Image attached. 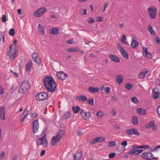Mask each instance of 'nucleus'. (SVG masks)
<instances>
[{"instance_id": "obj_1", "label": "nucleus", "mask_w": 160, "mask_h": 160, "mask_svg": "<svg viewBox=\"0 0 160 160\" xmlns=\"http://www.w3.org/2000/svg\"><path fill=\"white\" fill-rule=\"evenodd\" d=\"M44 84L48 92H54L57 90V84L52 77L47 76L43 79Z\"/></svg>"}, {"instance_id": "obj_2", "label": "nucleus", "mask_w": 160, "mask_h": 160, "mask_svg": "<svg viewBox=\"0 0 160 160\" xmlns=\"http://www.w3.org/2000/svg\"><path fill=\"white\" fill-rule=\"evenodd\" d=\"M65 131L63 130H60L56 133L55 136H53L51 140V144L54 146L59 142L65 134Z\"/></svg>"}, {"instance_id": "obj_3", "label": "nucleus", "mask_w": 160, "mask_h": 160, "mask_svg": "<svg viewBox=\"0 0 160 160\" xmlns=\"http://www.w3.org/2000/svg\"><path fill=\"white\" fill-rule=\"evenodd\" d=\"M30 84L27 81H23L18 88V92L21 93H26L28 89L30 87Z\"/></svg>"}, {"instance_id": "obj_4", "label": "nucleus", "mask_w": 160, "mask_h": 160, "mask_svg": "<svg viewBox=\"0 0 160 160\" xmlns=\"http://www.w3.org/2000/svg\"><path fill=\"white\" fill-rule=\"evenodd\" d=\"M46 134H45L42 138H38L36 142L37 146L42 145L45 147H46L48 145V141L46 139Z\"/></svg>"}, {"instance_id": "obj_5", "label": "nucleus", "mask_w": 160, "mask_h": 160, "mask_svg": "<svg viewBox=\"0 0 160 160\" xmlns=\"http://www.w3.org/2000/svg\"><path fill=\"white\" fill-rule=\"evenodd\" d=\"M48 97V94L47 92H40L38 94L36 95L35 96L36 99L38 101H44L47 99Z\"/></svg>"}, {"instance_id": "obj_6", "label": "nucleus", "mask_w": 160, "mask_h": 160, "mask_svg": "<svg viewBox=\"0 0 160 160\" xmlns=\"http://www.w3.org/2000/svg\"><path fill=\"white\" fill-rule=\"evenodd\" d=\"M46 11L47 9L45 7L41 8L34 13L33 15L36 17H41L46 12Z\"/></svg>"}, {"instance_id": "obj_7", "label": "nucleus", "mask_w": 160, "mask_h": 160, "mask_svg": "<svg viewBox=\"0 0 160 160\" xmlns=\"http://www.w3.org/2000/svg\"><path fill=\"white\" fill-rule=\"evenodd\" d=\"M148 11L151 18L154 19L156 18L157 10L156 8L153 7H149L148 8Z\"/></svg>"}, {"instance_id": "obj_8", "label": "nucleus", "mask_w": 160, "mask_h": 160, "mask_svg": "<svg viewBox=\"0 0 160 160\" xmlns=\"http://www.w3.org/2000/svg\"><path fill=\"white\" fill-rule=\"evenodd\" d=\"M13 46V45H11L9 47V51L8 52V55L10 58L11 59L13 60L16 57L17 54L16 50L15 49L12 51V48Z\"/></svg>"}, {"instance_id": "obj_9", "label": "nucleus", "mask_w": 160, "mask_h": 160, "mask_svg": "<svg viewBox=\"0 0 160 160\" xmlns=\"http://www.w3.org/2000/svg\"><path fill=\"white\" fill-rule=\"evenodd\" d=\"M142 157L146 160H152L154 158V156L150 152H144L141 154Z\"/></svg>"}, {"instance_id": "obj_10", "label": "nucleus", "mask_w": 160, "mask_h": 160, "mask_svg": "<svg viewBox=\"0 0 160 160\" xmlns=\"http://www.w3.org/2000/svg\"><path fill=\"white\" fill-rule=\"evenodd\" d=\"M146 128H152L153 130L156 131L157 130V128L156 125L154 123V121L153 120L151 121L148 124H147L146 127Z\"/></svg>"}, {"instance_id": "obj_11", "label": "nucleus", "mask_w": 160, "mask_h": 160, "mask_svg": "<svg viewBox=\"0 0 160 160\" xmlns=\"http://www.w3.org/2000/svg\"><path fill=\"white\" fill-rule=\"evenodd\" d=\"M81 115L83 118L85 120H88L90 118L91 113L89 112H86L83 110H81L80 112Z\"/></svg>"}, {"instance_id": "obj_12", "label": "nucleus", "mask_w": 160, "mask_h": 160, "mask_svg": "<svg viewBox=\"0 0 160 160\" xmlns=\"http://www.w3.org/2000/svg\"><path fill=\"white\" fill-rule=\"evenodd\" d=\"M105 141V139L102 137H98L93 138L90 142V143L93 144L98 142H102Z\"/></svg>"}, {"instance_id": "obj_13", "label": "nucleus", "mask_w": 160, "mask_h": 160, "mask_svg": "<svg viewBox=\"0 0 160 160\" xmlns=\"http://www.w3.org/2000/svg\"><path fill=\"white\" fill-rule=\"evenodd\" d=\"M57 76L58 79L63 80L67 78V74L63 72H60L57 73Z\"/></svg>"}, {"instance_id": "obj_14", "label": "nucleus", "mask_w": 160, "mask_h": 160, "mask_svg": "<svg viewBox=\"0 0 160 160\" xmlns=\"http://www.w3.org/2000/svg\"><path fill=\"white\" fill-rule=\"evenodd\" d=\"M135 38L132 37L131 42V46L133 49H135L136 48L138 47L139 45V42L135 40Z\"/></svg>"}, {"instance_id": "obj_15", "label": "nucleus", "mask_w": 160, "mask_h": 160, "mask_svg": "<svg viewBox=\"0 0 160 160\" xmlns=\"http://www.w3.org/2000/svg\"><path fill=\"white\" fill-rule=\"evenodd\" d=\"M39 128V123L38 120L35 121L33 124V128L34 133L37 132Z\"/></svg>"}, {"instance_id": "obj_16", "label": "nucleus", "mask_w": 160, "mask_h": 160, "mask_svg": "<svg viewBox=\"0 0 160 160\" xmlns=\"http://www.w3.org/2000/svg\"><path fill=\"white\" fill-rule=\"evenodd\" d=\"M5 111L4 110V107H2L0 108V117L3 120H5L6 119L5 117Z\"/></svg>"}, {"instance_id": "obj_17", "label": "nucleus", "mask_w": 160, "mask_h": 160, "mask_svg": "<svg viewBox=\"0 0 160 160\" xmlns=\"http://www.w3.org/2000/svg\"><path fill=\"white\" fill-rule=\"evenodd\" d=\"M109 58L112 61L116 62H119L120 59L115 55L110 54L109 55Z\"/></svg>"}, {"instance_id": "obj_18", "label": "nucleus", "mask_w": 160, "mask_h": 160, "mask_svg": "<svg viewBox=\"0 0 160 160\" xmlns=\"http://www.w3.org/2000/svg\"><path fill=\"white\" fill-rule=\"evenodd\" d=\"M82 153L81 151L77 152L73 156L74 160H80L82 156Z\"/></svg>"}, {"instance_id": "obj_19", "label": "nucleus", "mask_w": 160, "mask_h": 160, "mask_svg": "<svg viewBox=\"0 0 160 160\" xmlns=\"http://www.w3.org/2000/svg\"><path fill=\"white\" fill-rule=\"evenodd\" d=\"M76 99L80 102L86 101L87 100V97L83 95L77 96L76 98Z\"/></svg>"}, {"instance_id": "obj_20", "label": "nucleus", "mask_w": 160, "mask_h": 160, "mask_svg": "<svg viewBox=\"0 0 160 160\" xmlns=\"http://www.w3.org/2000/svg\"><path fill=\"white\" fill-rule=\"evenodd\" d=\"M88 91L91 93H96L98 92L99 90V88L98 87L94 88L92 87H89L88 88Z\"/></svg>"}, {"instance_id": "obj_21", "label": "nucleus", "mask_w": 160, "mask_h": 160, "mask_svg": "<svg viewBox=\"0 0 160 160\" xmlns=\"http://www.w3.org/2000/svg\"><path fill=\"white\" fill-rule=\"evenodd\" d=\"M38 30L41 34L44 35L45 28L43 26L40 24L38 25Z\"/></svg>"}, {"instance_id": "obj_22", "label": "nucleus", "mask_w": 160, "mask_h": 160, "mask_svg": "<svg viewBox=\"0 0 160 160\" xmlns=\"http://www.w3.org/2000/svg\"><path fill=\"white\" fill-rule=\"evenodd\" d=\"M123 78L122 75H117V83L120 85L123 82Z\"/></svg>"}, {"instance_id": "obj_23", "label": "nucleus", "mask_w": 160, "mask_h": 160, "mask_svg": "<svg viewBox=\"0 0 160 160\" xmlns=\"http://www.w3.org/2000/svg\"><path fill=\"white\" fill-rule=\"evenodd\" d=\"M137 112L138 114L141 115H145L146 114L147 110L145 109H143L142 108H139L137 109Z\"/></svg>"}, {"instance_id": "obj_24", "label": "nucleus", "mask_w": 160, "mask_h": 160, "mask_svg": "<svg viewBox=\"0 0 160 160\" xmlns=\"http://www.w3.org/2000/svg\"><path fill=\"white\" fill-rule=\"evenodd\" d=\"M144 70L142 71L138 75V78L140 79H142L144 78L145 77L146 74L147 73L148 71H145Z\"/></svg>"}, {"instance_id": "obj_25", "label": "nucleus", "mask_w": 160, "mask_h": 160, "mask_svg": "<svg viewBox=\"0 0 160 160\" xmlns=\"http://www.w3.org/2000/svg\"><path fill=\"white\" fill-rule=\"evenodd\" d=\"M121 55L126 59H128L129 55L126 51L124 49H122L121 52H120Z\"/></svg>"}, {"instance_id": "obj_26", "label": "nucleus", "mask_w": 160, "mask_h": 160, "mask_svg": "<svg viewBox=\"0 0 160 160\" xmlns=\"http://www.w3.org/2000/svg\"><path fill=\"white\" fill-rule=\"evenodd\" d=\"M148 29L152 35L155 36L156 35L155 32L154 31L152 27L151 26V24L149 25Z\"/></svg>"}, {"instance_id": "obj_27", "label": "nucleus", "mask_w": 160, "mask_h": 160, "mask_svg": "<svg viewBox=\"0 0 160 160\" xmlns=\"http://www.w3.org/2000/svg\"><path fill=\"white\" fill-rule=\"evenodd\" d=\"M32 65V61L30 60L27 64L26 66V70L28 71H30L31 69V67Z\"/></svg>"}, {"instance_id": "obj_28", "label": "nucleus", "mask_w": 160, "mask_h": 160, "mask_svg": "<svg viewBox=\"0 0 160 160\" xmlns=\"http://www.w3.org/2000/svg\"><path fill=\"white\" fill-rule=\"evenodd\" d=\"M51 33L54 35H57L59 33V29L56 28H53L52 29Z\"/></svg>"}, {"instance_id": "obj_29", "label": "nucleus", "mask_w": 160, "mask_h": 160, "mask_svg": "<svg viewBox=\"0 0 160 160\" xmlns=\"http://www.w3.org/2000/svg\"><path fill=\"white\" fill-rule=\"evenodd\" d=\"M79 48H68L67 51L68 52H76L79 50Z\"/></svg>"}, {"instance_id": "obj_30", "label": "nucleus", "mask_w": 160, "mask_h": 160, "mask_svg": "<svg viewBox=\"0 0 160 160\" xmlns=\"http://www.w3.org/2000/svg\"><path fill=\"white\" fill-rule=\"evenodd\" d=\"M132 122L133 125H136L138 123V118L137 117L133 116L132 118Z\"/></svg>"}, {"instance_id": "obj_31", "label": "nucleus", "mask_w": 160, "mask_h": 160, "mask_svg": "<svg viewBox=\"0 0 160 160\" xmlns=\"http://www.w3.org/2000/svg\"><path fill=\"white\" fill-rule=\"evenodd\" d=\"M71 114L69 112H65L63 116V118L65 119L69 118L71 117Z\"/></svg>"}, {"instance_id": "obj_32", "label": "nucleus", "mask_w": 160, "mask_h": 160, "mask_svg": "<svg viewBox=\"0 0 160 160\" xmlns=\"http://www.w3.org/2000/svg\"><path fill=\"white\" fill-rule=\"evenodd\" d=\"M133 129V128L126 130H125V133L128 136L132 135Z\"/></svg>"}, {"instance_id": "obj_33", "label": "nucleus", "mask_w": 160, "mask_h": 160, "mask_svg": "<svg viewBox=\"0 0 160 160\" xmlns=\"http://www.w3.org/2000/svg\"><path fill=\"white\" fill-rule=\"evenodd\" d=\"M116 145V142L115 141H113L110 142L108 145V147L109 148L113 147Z\"/></svg>"}, {"instance_id": "obj_34", "label": "nucleus", "mask_w": 160, "mask_h": 160, "mask_svg": "<svg viewBox=\"0 0 160 160\" xmlns=\"http://www.w3.org/2000/svg\"><path fill=\"white\" fill-rule=\"evenodd\" d=\"M125 87L128 90H130L133 88L132 85L130 83H127L125 85Z\"/></svg>"}, {"instance_id": "obj_35", "label": "nucleus", "mask_w": 160, "mask_h": 160, "mask_svg": "<svg viewBox=\"0 0 160 160\" xmlns=\"http://www.w3.org/2000/svg\"><path fill=\"white\" fill-rule=\"evenodd\" d=\"M126 39V37L125 34H123L122 37L121 39V42L122 43L128 45V42H127L125 41Z\"/></svg>"}, {"instance_id": "obj_36", "label": "nucleus", "mask_w": 160, "mask_h": 160, "mask_svg": "<svg viewBox=\"0 0 160 160\" xmlns=\"http://www.w3.org/2000/svg\"><path fill=\"white\" fill-rule=\"evenodd\" d=\"M72 109L74 111L75 113H78L80 110V108L78 106H77L76 107H73Z\"/></svg>"}, {"instance_id": "obj_37", "label": "nucleus", "mask_w": 160, "mask_h": 160, "mask_svg": "<svg viewBox=\"0 0 160 160\" xmlns=\"http://www.w3.org/2000/svg\"><path fill=\"white\" fill-rule=\"evenodd\" d=\"M131 101L135 104H138L139 101L136 97H132L131 99Z\"/></svg>"}, {"instance_id": "obj_38", "label": "nucleus", "mask_w": 160, "mask_h": 160, "mask_svg": "<svg viewBox=\"0 0 160 160\" xmlns=\"http://www.w3.org/2000/svg\"><path fill=\"white\" fill-rule=\"evenodd\" d=\"M139 134L140 133L138 132V129L136 128H133L132 132V135H135L136 136H138Z\"/></svg>"}, {"instance_id": "obj_39", "label": "nucleus", "mask_w": 160, "mask_h": 160, "mask_svg": "<svg viewBox=\"0 0 160 160\" xmlns=\"http://www.w3.org/2000/svg\"><path fill=\"white\" fill-rule=\"evenodd\" d=\"M153 92L154 94L153 95V98L155 99H157L159 97V93L157 91H155V90H153Z\"/></svg>"}, {"instance_id": "obj_40", "label": "nucleus", "mask_w": 160, "mask_h": 160, "mask_svg": "<svg viewBox=\"0 0 160 160\" xmlns=\"http://www.w3.org/2000/svg\"><path fill=\"white\" fill-rule=\"evenodd\" d=\"M9 34L12 36H14L15 34V30L13 28L10 29L9 31Z\"/></svg>"}, {"instance_id": "obj_41", "label": "nucleus", "mask_w": 160, "mask_h": 160, "mask_svg": "<svg viewBox=\"0 0 160 160\" xmlns=\"http://www.w3.org/2000/svg\"><path fill=\"white\" fill-rule=\"evenodd\" d=\"M104 113L102 111H99L97 113V116L98 118H99L103 117L104 115Z\"/></svg>"}, {"instance_id": "obj_42", "label": "nucleus", "mask_w": 160, "mask_h": 160, "mask_svg": "<svg viewBox=\"0 0 160 160\" xmlns=\"http://www.w3.org/2000/svg\"><path fill=\"white\" fill-rule=\"evenodd\" d=\"M34 61L38 64H40L41 62V58L38 57L35 59H34Z\"/></svg>"}, {"instance_id": "obj_43", "label": "nucleus", "mask_w": 160, "mask_h": 160, "mask_svg": "<svg viewBox=\"0 0 160 160\" xmlns=\"http://www.w3.org/2000/svg\"><path fill=\"white\" fill-rule=\"evenodd\" d=\"M80 14L82 15H85L87 14V9H81L80 11Z\"/></svg>"}, {"instance_id": "obj_44", "label": "nucleus", "mask_w": 160, "mask_h": 160, "mask_svg": "<svg viewBox=\"0 0 160 160\" xmlns=\"http://www.w3.org/2000/svg\"><path fill=\"white\" fill-rule=\"evenodd\" d=\"M94 100L92 98L90 99L88 101V103L90 105H93Z\"/></svg>"}, {"instance_id": "obj_45", "label": "nucleus", "mask_w": 160, "mask_h": 160, "mask_svg": "<svg viewBox=\"0 0 160 160\" xmlns=\"http://www.w3.org/2000/svg\"><path fill=\"white\" fill-rule=\"evenodd\" d=\"M110 88L108 87H106L105 88L104 91L107 94H109L110 92Z\"/></svg>"}, {"instance_id": "obj_46", "label": "nucleus", "mask_w": 160, "mask_h": 160, "mask_svg": "<svg viewBox=\"0 0 160 160\" xmlns=\"http://www.w3.org/2000/svg\"><path fill=\"white\" fill-rule=\"evenodd\" d=\"M143 152V150L142 149L135 150V155H138V154L142 153Z\"/></svg>"}, {"instance_id": "obj_47", "label": "nucleus", "mask_w": 160, "mask_h": 160, "mask_svg": "<svg viewBox=\"0 0 160 160\" xmlns=\"http://www.w3.org/2000/svg\"><path fill=\"white\" fill-rule=\"evenodd\" d=\"M139 148H140L148 149L149 148V146L148 145H142L140 146Z\"/></svg>"}, {"instance_id": "obj_48", "label": "nucleus", "mask_w": 160, "mask_h": 160, "mask_svg": "<svg viewBox=\"0 0 160 160\" xmlns=\"http://www.w3.org/2000/svg\"><path fill=\"white\" fill-rule=\"evenodd\" d=\"M28 111L27 110L24 111L23 112V115H22V116H24L26 117L28 115Z\"/></svg>"}, {"instance_id": "obj_49", "label": "nucleus", "mask_w": 160, "mask_h": 160, "mask_svg": "<svg viewBox=\"0 0 160 160\" xmlns=\"http://www.w3.org/2000/svg\"><path fill=\"white\" fill-rule=\"evenodd\" d=\"M145 55H146L147 58H148L150 59L152 58V55L150 53H149L148 52L147 53H146L145 54Z\"/></svg>"}, {"instance_id": "obj_50", "label": "nucleus", "mask_w": 160, "mask_h": 160, "mask_svg": "<svg viewBox=\"0 0 160 160\" xmlns=\"http://www.w3.org/2000/svg\"><path fill=\"white\" fill-rule=\"evenodd\" d=\"M116 155V154L115 153H112L110 154L109 155V157L110 158H112L114 157Z\"/></svg>"}, {"instance_id": "obj_51", "label": "nucleus", "mask_w": 160, "mask_h": 160, "mask_svg": "<svg viewBox=\"0 0 160 160\" xmlns=\"http://www.w3.org/2000/svg\"><path fill=\"white\" fill-rule=\"evenodd\" d=\"M2 22H6L7 20L6 17L5 15H3L2 16Z\"/></svg>"}, {"instance_id": "obj_52", "label": "nucleus", "mask_w": 160, "mask_h": 160, "mask_svg": "<svg viewBox=\"0 0 160 160\" xmlns=\"http://www.w3.org/2000/svg\"><path fill=\"white\" fill-rule=\"evenodd\" d=\"M38 54L37 53H34L32 54V57L33 60L38 58Z\"/></svg>"}, {"instance_id": "obj_53", "label": "nucleus", "mask_w": 160, "mask_h": 160, "mask_svg": "<svg viewBox=\"0 0 160 160\" xmlns=\"http://www.w3.org/2000/svg\"><path fill=\"white\" fill-rule=\"evenodd\" d=\"M142 48L143 49V55H145V54L146 53H147L148 52L147 50V48L144 47H143Z\"/></svg>"}, {"instance_id": "obj_54", "label": "nucleus", "mask_w": 160, "mask_h": 160, "mask_svg": "<svg viewBox=\"0 0 160 160\" xmlns=\"http://www.w3.org/2000/svg\"><path fill=\"white\" fill-rule=\"evenodd\" d=\"M88 22L89 23H92L95 22V20L93 18H90L88 20Z\"/></svg>"}, {"instance_id": "obj_55", "label": "nucleus", "mask_w": 160, "mask_h": 160, "mask_svg": "<svg viewBox=\"0 0 160 160\" xmlns=\"http://www.w3.org/2000/svg\"><path fill=\"white\" fill-rule=\"evenodd\" d=\"M10 71L11 73L13 74L14 76L15 77H18V74L16 72H14L12 70H10Z\"/></svg>"}, {"instance_id": "obj_56", "label": "nucleus", "mask_w": 160, "mask_h": 160, "mask_svg": "<svg viewBox=\"0 0 160 160\" xmlns=\"http://www.w3.org/2000/svg\"><path fill=\"white\" fill-rule=\"evenodd\" d=\"M5 156V153L4 152H2L0 155V158L1 159H2L4 158Z\"/></svg>"}, {"instance_id": "obj_57", "label": "nucleus", "mask_w": 160, "mask_h": 160, "mask_svg": "<svg viewBox=\"0 0 160 160\" xmlns=\"http://www.w3.org/2000/svg\"><path fill=\"white\" fill-rule=\"evenodd\" d=\"M129 153L130 154L135 155V150L132 149L129 151Z\"/></svg>"}, {"instance_id": "obj_58", "label": "nucleus", "mask_w": 160, "mask_h": 160, "mask_svg": "<svg viewBox=\"0 0 160 160\" xmlns=\"http://www.w3.org/2000/svg\"><path fill=\"white\" fill-rule=\"evenodd\" d=\"M4 92L3 89L1 85H0V94L2 95Z\"/></svg>"}, {"instance_id": "obj_59", "label": "nucleus", "mask_w": 160, "mask_h": 160, "mask_svg": "<svg viewBox=\"0 0 160 160\" xmlns=\"http://www.w3.org/2000/svg\"><path fill=\"white\" fill-rule=\"evenodd\" d=\"M121 145L125 147L127 145V142L126 141H123L121 144Z\"/></svg>"}, {"instance_id": "obj_60", "label": "nucleus", "mask_w": 160, "mask_h": 160, "mask_svg": "<svg viewBox=\"0 0 160 160\" xmlns=\"http://www.w3.org/2000/svg\"><path fill=\"white\" fill-rule=\"evenodd\" d=\"M118 49H119V51L121 52L122 49H124L119 44L118 45Z\"/></svg>"}, {"instance_id": "obj_61", "label": "nucleus", "mask_w": 160, "mask_h": 160, "mask_svg": "<svg viewBox=\"0 0 160 160\" xmlns=\"http://www.w3.org/2000/svg\"><path fill=\"white\" fill-rule=\"evenodd\" d=\"M112 100L114 101H115L118 100V98L116 96H113L112 97Z\"/></svg>"}, {"instance_id": "obj_62", "label": "nucleus", "mask_w": 160, "mask_h": 160, "mask_svg": "<svg viewBox=\"0 0 160 160\" xmlns=\"http://www.w3.org/2000/svg\"><path fill=\"white\" fill-rule=\"evenodd\" d=\"M38 116V114L37 113L34 112L32 113L31 115V117L33 118H34L37 117Z\"/></svg>"}, {"instance_id": "obj_63", "label": "nucleus", "mask_w": 160, "mask_h": 160, "mask_svg": "<svg viewBox=\"0 0 160 160\" xmlns=\"http://www.w3.org/2000/svg\"><path fill=\"white\" fill-rule=\"evenodd\" d=\"M45 153V150H42L41 152H40V155L41 156H43Z\"/></svg>"}, {"instance_id": "obj_64", "label": "nucleus", "mask_w": 160, "mask_h": 160, "mask_svg": "<svg viewBox=\"0 0 160 160\" xmlns=\"http://www.w3.org/2000/svg\"><path fill=\"white\" fill-rule=\"evenodd\" d=\"M156 41L157 44H159L160 43V39L158 37L156 38Z\"/></svg>"}]
</instances>
